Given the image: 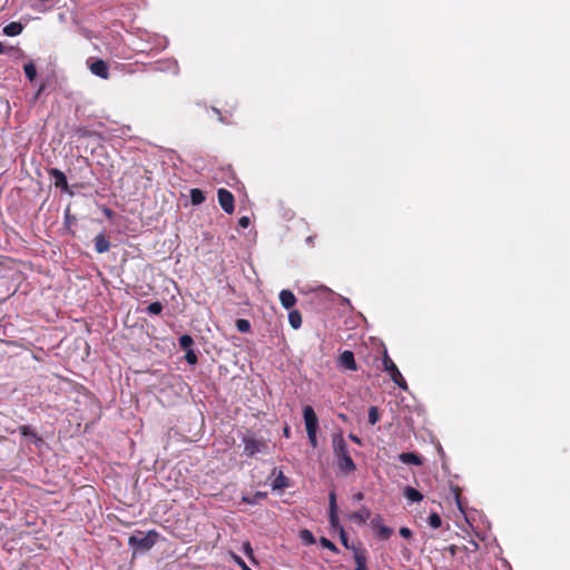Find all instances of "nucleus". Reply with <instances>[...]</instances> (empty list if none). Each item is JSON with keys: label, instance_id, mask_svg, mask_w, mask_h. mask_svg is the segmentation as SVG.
<instances>
[{"label": "nucleus", "instance_id": "obj_1", "mask_svg": "<svg viewBox=\"0 0 570 570\" xmlns=\"http://www.w3.org/2000/svg\"><path fill=\"white\" fill-rule=\"evenodd\" d=\"M333 452L336 460L337 469L342 473L350 474L356 470V464L354 463L350 454L347 444L341 434H335L333 436Z\"/></svg>", "mask_w": 570, "mask_h": 570}, {"label": "nucleus", "instance_id": "obj_2", "mask_svg": "<svg viewBox=\"0 0 570 570\" xmlns=\"http://www.w3.org/2000/svg\"><path fill=\"white\" fill-rule=\"evenodd\" d=\"M159 533L156 530L148 532L136 531L128 538V546L132 553H140L149 551L158 541Z\"/></svg>", "mask_w": 570, "mask_h": 570}, {"label": "nucleus", "instance_id": "obj_3", "mask_svg": "<svg viewBox=\"0 0 570 570\" xmlns=\"http://www.w3.org/2000/svg\"><path fill=\"white\" fill-rule=\"evenodd\" d=\"M242 442L244 444L243 454L248 458L269 453V444L264 438H257L254 434L247 433L242 436Z\"/></svg>", "mask_w": 570, "mask_h": 570}, {"label": "nucleus", "instance_id": "obj_4", "mask_svg": "<svg viewBox=\"0 0 570 570\" xmlns=\"http://www.w3.org/2000/svg\"><path fill=\"white\" fill-rule=\"evenodd\" d=\"M383 368L391 376V380L402 390H407V384L401 372L399 371L395 363L390 358L387 353L385 352L383 357Z\"/></svg>", "mask_w": 570, "mask_h": 570}, {"label": "nucleus", "instance_id": "obj_5", "mask_svg": "<svg viewBox=\"0 0 570 570\" xmlns=\"http://www.w3.org/2000/svg\"><path fill=\"white\" fill-rule=\"evenodd\" d=\"M87 65L95 76L101 78V79H108L109 78V66L108 63L102 59H94L88 60Z\"/></svg>", "mask_w": 570, "mask_h": 570}, {"label": "nucleus", "instance_id": "obj_6", "mask_svg": "<svg viewBox=\"0 0 570 570\" xmlns=\"http://www.w3.org/2000/svg\"><path fill=\"white\" fill-rule=\"evenodd\" d=\"M217 197H218V203H219L220 207L223 208V210L227 214H232L235 209L234 195L229 190H227L225 188H220L217 191Z\"/></svg>", "mask_w": 570, "mask_h": 570}, {"label": "nucleus", "instance_id": "obj_7", "mask_svg": "<svg viewBox=\"0 0 570 570\" xmlns=\"http://www.w3.org/2000/svg\"><path fill=\"white\" fill-rule=\"evenodd\" d=\"M303 416L305 422L306 432H317L318 419L311 405H306L303 409Z\"/></svg>", "mask_w": 570, "mask_h": 570}, {"label": "nucleus", "instance_id": "obj_8", "mask_svg": "<svg viewBox=\"0 0 570 570\" xmlns=\"http://www.w3.org/2000/svg\"><path fill=\"white\" fill-rule=\"evenodd\" d=\"M338 365L350 371H356L357 365L355 362L354 353L352 351H344L338 358Z\"/></svg>", "mask_w": 570, "mask_h": 570}, {"label": "nucleus", "instance_id": "obj_9", "mask_svg": "<svg viewBox=\"0 0 570 570\" xmlns=\"http://www.w3.org/2000/svg\"><path fill=\"white\" fill-rule=\"evenodd\" d=\"M49 176L55 180V186L63 191L68 190V181L66 175L58 168H51Z\"/></svg>", "mask_w": 570, "mask_h": 570}, {"label": "nucleus", "instance_id": "obj_10", "mask_svg": "<svg viewBox=\"0 0 570 570\" xmlns=\"http://www.w3.org/2000/svg\"><path fill=\"white\" fill-rule=\"evenodd\" d=\"M371 514V510L367 507H362L358 511L351 513L348 518L356 524H365Z\"/></svg>", "mask_w": 570, "mask_h": 570}, {"label": "nucleus", "instance_id": "obj_11", "mask_svg": "<svg viewBox=\"0 0 570 570\" xmlns=\"http://www.w3.org/2000/svg\"><path fill=\"white\" fill-rule=\"evenodd\" d=\"M19 432L22 436L28 438L35 445H40L43 443L42 438L39 436L30 425L19 426Z\"/></svg>", "mask_w": 570, "mask_h": 570}, {"label": "nucleus", "instance_id": "obj_12", "mask_svg": "<svg viewBox=\"0 0 570 570\" xmlns=\"http://www.w3.org/2000/svg\"><path fill=\"white\" fill-rule=\"evenodd\" d=\"M279 301L284 308L291 309L296 303V297L291 291L282 289L279 293Z\"/></svg>", "mask_w": 570, "mask_h": 570}, {"label": "nucleus", "instance_id": "obj_13", "mask_svg": "<svg viewBox=\"0 0 570 570\" xmlns=\"http://www.w3.org/2000/svg\"><path fill=\"white\" fill-rule=\"evenodd\" d=\"M110 248V243L107 239L106 235L104 233L98 234L95 237V249L97 253L102 254L108 252Z\"/></svg>", "mask_w": 570, "mask_h": 570}, {"label": "nucleus", "instance_id": "obj_14", "mask_svg": "<svg viewBox=\"0 0 570 570\" xmlns=\"http://www.w3.org/2000/svg\"><path fill=\"white\" fill-rule=\"evenodd\" d=\"M399 460L404 464L421 465L423 463L421 456L413 452L401 453Z\"/></svg>", "mask_w": 570, "mask_h": 570}, {"label": "nucleus", "instance_id": "obj_15", "mask_svg": "<svg viewBox=\"0 0 570 570\" xmlns=\"http://www.w3.org/2000/svg\"><path fill=\"white\" fill-rule=\"evenodd\" d=\"M23 30V24L21 22L12 21L4 26L3 33L9 37L19 36Z\"/></svg>", "mask_w": 570, "mask_h": 570}, {"label": "nucleus", "instance_id": "obj_16", "mask_svg": "<svg viewBox=\"0 0 570 570\" xmlns=\"http://www.w3.org/2000/svg\"><path fill=\"white\" fill-rule=\"evenodd\" d=\"M272 487L274 490H283L289 487L288 479L284 475L282 471H278V473L276 474Z\"/></svg>", "mask_w": 570, "mask_h": 570}, {"label": "nucleus", "instance_id": "obj_17", "mask_svg": "<svg viewBox=\"0 0 570 570\" xmlns=\"http://www.w3.org/2000/svg\"><path fill=\"white\" fill-rule=\"evenodd\" d=\"M404 495L411 502H420L423 500V495L412 487L405 488Z\"/></svg>", "mask_w": 570, "mask_h": 570}, {"label": "nucleus", "instance_id": "obj_18", "mask_svg": "<svg viewBox=\"0 0 570 570\" xmlns=\"http://www.w3.org/2000/svg\"><path fill=\"white\" fill-rule=\"evenodd\" d=\"M354 561H355V569H360V570H366L367 567H366V557L365 554L360 551V550H355L354 552Z\"/></svg>", "mask_w": 570, "mask_h": 570}, {"label": "nucleus", "instance_id": "obj_19", "mask_svg": "<svg viewBox=\"0 0 570 570\" xmlns=\"http://www.w3.org/2000/svg\"><path fill=\"white\" fill-rule=\"evenodd\" d=\"M190 202L193 205H200L205 202V194L198 188H193L190 190Z\"/></svg>", "mask_w": 570, "mask_h": 570}, {"label": "nucleus", "instance_id": "obj_20", "mask_svg": "<svg viewBox=\"0 0 570 570\" xmlns=\"http://www.w3.org/2000/svg\"><path fill=\"white\" fill-rule=\"evenodd\" d=\"M288 322L291 326L295 330L299 328L302 325V316L298 311H291L288 314Z\"/></svg>", "mask_w": 570, "mask_h": 570}, {"label": "nucleus", "instance_id": "obj_21", "mask_svg": "<svg viewBox=\"0 0 570 570\" xmlns=\"http://www.w3.org/2000/svg\"><path fill=\"white\" fill-rule=\"evenodd\" d=\"M23 71H24V75L26 77L30 80V81H33L37 77V69H36V66L32 61H29L27 62L24 66H23Z\"/></svg>", "mask_w": 570, "mask_h": 570}, {"label": "nucleus", "instance_id": "obj_22", "mask_svg": "<svg viewBox=\"0 0 570 570\" xmlns=\"http://www.w3.org/2000/svg\"><path fill=\"white\" fill-rule=\"evenodd\" d=\"M194 345V340L190 335H181L179 337V346L183 351H188V350H191Z\"/></svg>", "mask_w": 570, "mask_h": 570}, {"label": "nucleus", "instance_id": "obj_23", "mask_svg": "<svg viewBox=\"0 0 570 570\" xmlns=\"http://www.w3.org/2000/svg\"><path fill=\"white\" fill-rule=\"evenodd\" d=\"M375 533L380 540H387L392 535L393 530L387 525H383L375 530Z\"/></svg>", "mask_w": 570, "mask_h": 570}, {"label": "nucleus", "instance_id": "obj_24", "mask_svg": "<svg viewBox=\"0 0 570 570\" xmlns=\"http://www.w3.org/2000/svg\"><path fill=\"white\" fill-rule=\"evenodd\" d=\"M428 522L429 525L433 529H439L442 525V519L436 512H433L429 515Z\"/></svg>", "mask_w": 570, "mask_h": 570}, {"label": "nucleus", "instance_id": "obj_25", "mask_svg": "<svg viewBox=\"0 0 570 570\" xmlns=\"http://www.w3.org/2000/svg\"><path fill=\"white\" fill-rule=\"evenodd\" d=\"M328 522L331 528H333L336 531H340V527H343L340 523L337 511L328 512Z\"/></svg>", "mask_w": 570, "mask_h": 570}, {"label": "nucleus", "instance_id": "obj_26", "mask_svg": "<svg viewBox=\"0 0 570 570\" xmlns=\"http://www.w3.org/2000/svg\"><path fill=\"white\" fill-rule=\"evenodd\" d=\"M250 323L248 320H245V318H238L236 321V328L240 332V333H248L250 331Z\"/></svg>", "mask_w": 570, "mask_h": 570}, {"label": "nucleus", "instance_id": "obj_27", "mask_svg": "<svg viewBox=\"0 0 570 570\" xmlns=\"http://www.w3.org/2000/svg\"><path fill=\"white\" fill-rule=\"evenodd\" d=\"M163 304L160 302H154L147 306V313L150 315H159L163 312Z\"/></svg>", "mask_w": 570, "mask_h": 570}, {"label": "nucleus", "instance_id": "obj_28", "mask_svg": "<svg viewBox=\"0 0 570 570\" xmlns=\"http://www.w3.org/2000/svg\"><path fill=\"white\" fill-rule=\"evenodd\" d=\"M320 542H321L323 548L328 549V550H331L334 553L338 552L337 547L330 539H327L325 537H322Z\"/></svg>", "mask_w": 570, "mask_h": 570}, {"label": "nucleus", "instance_id": "obj_29", "mask_svg": "<svg viewBox=\"0 0 570 570\" xmlns=\"http://www.w3.org/2000/svg\"><path fill=\"white\" fill-rule=\"evenodd\" d=\"M380 415L379 411L375 406H371L368 410V422L370 424L374 425L379 422Z\"/></svg>", "mask_w": 570, "mask_h": 570}, {"label": "nucleus", "instance_id": "obj_30", "mask_svg": "<svg viewBox=\"0 0 570 570\" xmlns=\"http://www.w3.org/2000/svg\"><path fill=\"white\" fill-rule=\"evenodd\" d=\"M185 352H186V354H185L186 362L190 365H195L198 361V357H197V354L195 353V351L191 348V350H188Z\"/></svg>", "mask_w": 570, "mask_h": 570}, {"label": "nucleus", "instance_id": "obj_31", "mask_svg": "<svg viewBox=\"0 0 570 570\" xmlns=\"http://www.w3.org/2000/svg\"><path fill=\"white\" fill-rule=\"evenodd\" d=\"M337 511L336 493L331 491L328 494V512Z\"/></svg>", "mask_w": 570, "mask_h": 570}, {"label": "nucleus", "instance_id": "obj_32", "mask_svg": "<svg viewBox=\"0 0 570 570\" xmlns=\"http://www.w3.org/2000/svg\"><path fill=\"white\" fill-rule=\"evenodd\" d=\"M301 538H302V540H303L305 543H309V544H312V543H314V542H315V539H314V537H313L312 532H311V531H308V530H303V531H302V533H301Z\"/></svg>", "mask_w": 570, "mask_h": 570}, {"label": "nucleus", "instance_id": "obj_33", "mask_svg": "<svg viewBox=\"0 0 570 570\" xmlns=\"http://www.w3.org/2000/svg\"><path fill=\"white\" fill-rule=\"evenodd\" d=\"M371 525L374 530H377L379 528L383 527V518L377 514L371 520Z\"/></svg>", "mask_w": 570, "mask_h": 570}, {"label": "nucleus", "instance_id": "obj_34", "mask_svg": "<svg viewBox=\"0 0 570 570\" xmlns=\"http://www.w3.org/2000/svg\"><path fill=\"white\" fill-rule=\"evenodd\" d=\"M338 532H340V539H341L342 544H343L346 549H348V548H350V546H348V539H347V533H346V531L344 530V528H343V527H340V531H338Z\"/></svg>", "mask_w": 570, "mask_h": 570}, {"label": "nucleus", "instance_id": "obj_35", "mask_svg": "<svg viewBox=\"0 0 570 570\" xmlns=\"http://www.w3.org/2000/svg\"><path fill=\"white\" fill-rule=\"evenodd\" d=\"M307 433V438H308V442L309 444L313 446V448H316L317 446V432H306Z\"/></svg>", "mask_w": 570, "mask_h": 570}, {"label": "nucleus", "instance_id": "obj_36", "mask_svg": "<svg viewBox=\"0 0 570 570\" xmlns=\"http://www.w3.org/2000/svg\"><path fill=\"white\" fill-rule=\"evenodd\" d=\"M233 559L242 568V570H252L239 556L234 554Z\"/></svg>", "mask_w": 570, "mask_h": 570}, {"label": "nucleus", "instance_id": "obj_37", "mask_svg": "<svg viewBox=\"0 0 570 570\" xmlns=\"http://www.w3.org/2000/svg\"><path fill=\"white\" fill-rule=\"evenodd\" d=\"M14 52L16 53V58L17 59H20V58H23L24 57V52L20 49V48H16V47H8L7 48V53L9 52Z\"/></svg>", "mask_w": 570, "mask_h": 570}, {"label": "nucleus", "instance_id": "obj_38", "mask_svg": "<svg viewBox=\"0 0 570 570\" xmlns=\"http://www.w3.org/2000/svg\"><path fill=\"white\" fill-rule=\"evenodd\" d=\"M243 551H244V553H245L247 557H249V558H252V557H253V548H252V546H250V543H249V542H245V543L243 544Z\"/></svg>", "mask_w": 570, "mask_h": 570}, {"label": "nucleus", "instance_id": "obj_39", "mask_svg": "<svg viewBox=\"0 0 570 570\" xmlns=\"http://www.w3.org/2000/svg\"><path fill=\"white\" fill-rule=\"evenodd\" d=\"M399 532H400V535L405 539H409L412 537V531L406 527H402Z\"/></svg>", "mask_w": 570, "mask_h": 570}, {"label": "nucleus", "instance_id": "obj_40", "mask_svg": "<svg viewBox=\"0 0 570 570\" xmlns=\"http://www.w3.org/2000/svg\"><path fill=\"white\" fill-rule=\"evenodd\" d=\"M250 224V220L247 216H243L239 218L238 220V225L242 227V228H247Z\"/></svg>", "mask_w": 570, "mask_h": 570}, {"label": "nucleus", "instance_id": "obj_41", "mask_svg": "<svg viewBox=\"0 0 570 570\" xmlns=\"http://www.w3.org/2000/svg\"><path fill=\"white\" fill-rule=\"evenodd\" d=\"M102 213L105 214L106 217L108 218H112L114 217V210L110 209L109 207H104L102 208Z\"/></svg>", "mask_w": 570, "mask_h": 570}, {"label": "nucleus", "instance_id": "obj_42", "mask_svg": "<svg viewBox=\"0 0 570 570\" xmlns=\"http://www.w3.org/2000/svg\"><path fill=\"white\" fill-rule=\"evenodd\" d=\"M348 438H350L354 443H356V444H358V445H361V444H362V441H361V439H360L357 435H355V434H352V433H351V434L348 435Z\"/></svg>", "mask_w": 570, "mask_h": 570}, {"label": "nucleus", "instance_id": "obj_43", "mask_svg": "<svg viewBox=\"0 0 570 570\" xmlns=\"http://www.w3.org/2000/svg\"><path fill=\"white\" fill-rule=\"evenodd\" d=\"M355 501H362L364 499V494L362 492H357L353 495Z\"/></svg>", "mask_w": 570, "mask_h": 570}, {"label": "nucleus", "instance_id": "obj_44", "mask_svg": "<svg viewBox=\"0 0 570 570\" xmlns=\"http://www.w3.org/2000/svg\"><path fill=\"white\" fill-rule=\"evenodd\" d=\"M243 501H245V502H247L249 504H256L257 503V501L254 498L250 499L248 497H244Z\"/></svg>", "mask_w": 570, "mask_h": 570}, {"label": "nucleus", "instance_id": "obj_45", "mask_svg": "<svg viewBox=\"0 0 570 570\" xmlns=\"http://www.w3.org/2000/svg\"><path fill=\"white\" fill-rule=\"evenodd\" d=\"M266 494L265 493H262V492H257L255 495H254V499L257 501V499H263L265 498Z\"/></svg>", "mask_w": 570, "mask_h": 570}, {"label": "nucleus", "instance_id": "obj_46", "mask_svg": "<svg viewBox=\"0 0 570 570\" xmlns=\"http://www.w3.org/2000/svg\"><path fill=\"white\" fill-rule=\"evenodd\" d=\"M455 499H456V503H458L459 509L462 510V504H461V501H460L459 493H455Z\"/></svg>", "mask_w": 570, "mask_h": 570}, {"label": "nucleus", "instance_id": "obj_47", "mask_svg": "<svg viewBox=\"0 0 570 570\" xmlns=\"http://www.w3.org/2000/svg\"><path fill=\"white\" fill-rule=\"evenodd\" d=\"M2 53H7V47H4L2 42H0V55Z\"/></svg>", "mask_w": 570, "mask_h": 570}, {"label": "nucleus", "instance_id": "obj_48", "mask_svg": "<svg viewBox=\"0 0 570 570\" xmlns=\"http://www.w3.org/2000/svg\"><path fill=\"white\" fill-rule=\"evenodd\" d=\"M289 434H291V432H289V428H288V426H285V429H284V435H285L286 438H289Z\"/></svg>", "mask_w": 570, "mask_h": 570}, {"label": "nucleus", "instance_id": "obj_49", "mask_svg": "<svg viewBox=\"0 0 570 570\" xmlns=\"http://www.w3.org/2000/svg\"><path fill=\"white\" fill-rule=\"evenodd\" d=\"M449 549H450V552H451L452 554H454V553H455V547H454V546H451Z\"/></svg>", "mask_w": 570, "mask_h": 570}, {"label": "nucleus", "instance_id": "obj_50", "mask_svg": "<svg viewBox=\"0 0 570 570\" xmlns=\"http://www.w3.org/2000/svg\"><path fill=\"white\" fill-rule=\"evenodd\" d=\"M175 66V73H177V62H174Z\"/></svg>", "mask_w": 570, "mask_h": 570}, {"label": "nucleus", "instance_id": "obj_51", "mask_svg": "<svg viewBox=\"0 0 570 570\" xmlns=\"http://www.w3.org/2000/svg\"><path fill=\"white\" fill-rule=\"evenodd\" d=\"M306 242H307V243H311V242H312V237H311V236H309V237H307V238H306Z\"/></svg>", "mask_w": 570, "mask_h": 570}]
</instances>
